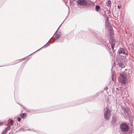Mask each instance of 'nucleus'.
<instances>
[{"label":"nucleus","instance_id":"obj_6","mask_svg":"<svg viewBox=\"0 0 134 134\" xmlns=\"http://www.w3.org/2000/svg\"><path fill=\"white\" fill-rule=\"evenodd\" d=\"M20 116L22 118L24 119L27 116V114L25 113H22L20 114Z\"/></svg>","mask_w":134,"mask_h":134},{"label":"nucleus","instance_id":"obj_7","mask_svg":"<svg viewBox=\"0 0 134 134\" xmlns=\"http://www.w3.org/2000/svg\"><path fill=\"white\" fill-rule=\"evenodd\" d=\"M78 3L81 5L84 4V0H79L77 1Z\"/></svg>","mask_w":134,"mask_h":134},{"label":"nucleus","instance_id":"obj_13","mask_svg":"<svg viewBox=\"0 0 134 134\" xmlns=\"http://www.w3.org/2000/svg\"><path fill=\"white\" fill-rule=\"evenodd\" d=\"M17 120L19 122H20L21 121V119L20 118L18 117L17 118Z\"/></svg>","mask_w":134,"mask_h":134},{"label":"nucleus","instance_id":"obj_5","mask_svg":"<svg viewBox=\"0 0 134 134\" xmlns=\"http://www.w3.org/2000/svg\"><path fill=\"white\" fill-rule=\"evenodd\" d=\"M118 53L119 54H122L125 55H127V53L125 52L124 49L123 48H121L119 49L118 51Z\"/></svg>","mask_w":134,"mask_h":134},{"label":"nucleus","instance_id":"obj_17","mask_svg":"<svg viewBox=\"0 0 134 134\" xmlns=\"http://www.w3.org/2000/svg\"><path fill=\"white\" fill-rule=\"evenodd\" d=\"M118 8L119 9H120V6H119V5H118Z\"/></svg>","mask_w":134,"mask_h":134},{"label":"nucleus","instance_id":"obj_16","mask_svg":"<svg viewBox=\"0 0 134 134\" xmlns=\"http://www.w3.org/2000/svg\"><path fill=\"white\" fill-rule=\"evenodd\" d=\"M84 5H85L86 4V1L84 0Z\"/></svg>","mask_w":134,"mask_h":134},{"label":"nucleus","instance_id":"obj_2","mask_svg":"<svg viewBox=\"0 0 134 134\" xmlns=\"http://www.w3.org/2000/svg\"><path fill=\"white\" fill-rule=\"evenodd\" d=\"M120 127L121 131L124 132L128 131L129 130V126L126 123H121L120 126Z\"/></svg>","mask_w":134,"mask_h":134},{"label":"nucleus","instance_id":"obj_4","mask_svg":"<svg viewBox=\"0 0 134 134\" xmlns=\"http://www.w3.org/2000/svg\"><path fill=\"white\" fill-rule=\"evenodd\" d=\"M113 32L112 30H111L110 32V39H112V40L113 41L111 44V47L113 50H114V46H115V43L113 41Z\"/></svg>","mask_w":134,"mask_h":134},{"label":"nucleus","instance_id":"obj_12","mask_svg":"<svg viewBox=\"0 0 134 134\" xmlns=\"http://www.w3.org/2000/svg\"><path fill=\"white\" fill-rule=\"evenodd\" d=\"M49 42H48L44 46V47H46L48 46H49Z\"/></svg>","mask_w":134,"mask_h":134},{"label":"nucleus","instance_id":"obj_8","mask_svg":"<svg viewBox=\"0 0 134 134\" xmlns=\"http://www.w3.org/2000/svg\"><path fill=\"white\" fill-rule=\"evenodd\" d=\"M54 36L57 39H58L60 36V34L56 33L55 34Z\"/></svg>","mask_w":134,"mask_h":134},{"label":"nucleus","instance_id":"obj_1","mask_svg":"<svg viewBox=\"0 0 134 134\" xmlns=\"http://www.w3.org/2000/svg\"><path fill=\"white\" fill-rule=\"evenodd\" d=\"M119 81L121 84H125L127 83V80L126 75L124 74H120L118 78Z\"/></svg>","mask_w":134,"mask_h":134},{"label":"nucleus","instance_id":"obj_9","mask_svg":"<svg viewBox=\"0 0 134 134\" xmlns=\"http://www.w3.org/2000/svg\"><path fill=\"white\" fill-rule=\"evenodd\" d=\"M100 7L99 5H97L96 7V10L98 12L99 11V9L100 8Z\"/></svg>","mask_w":134,"mask_h":134},{"label":"nucleus","instance_id":"obj_10","mask_svg":"<svg viewBox=\"0 0 134 134\" xmlns=\"http://www.w3.org/2000/svg\"><path fill=\"white\" fill-rule=\"evenodd\" d=\"M8 130H7V129H5L2 132L3 133V134H5Z\"/></svg>","mask_w":134,"mask_h":134},{"label":"nucleus","instance_id":"obj_15","mask_svg":"<svg viewBox=\"0 0 134 134\" xmlns=\"http://www.w3.org/2000/svg\"><path fill=\"white\" fill-rule=\"evenodd\" d=\"M10 122L11 123H13V120H11L10 121Z\"/></svg>","mask_w":134,"mask_h":134},{"label":"nucleus","instance_id":"obj_14","mask_svg":"<svg viewBox=\"0 0 134 134\" xmlns=\"http://www.w3.org/2000/svg\"><path fill=\"white\" fill-rule=\"evenodd\" d=\"M118 64L119 65V67H122V64H121V63H118Z\"/></svg>","mask_w":134,"mask_h":134},{"label":"nucleus","instance_id":"obj_11","mask_svg":"<svg viewBox=\"0 0 134 134\" xmlns=\"http://www.w3.org/2000/svg\"><path fill=\"white\" fill-rule=\"evenodd\" d=\"M7 126H8L5 129L7 130H10V126L8 125V124H7Z\"/></svg>","mask_w":134,"mask_h":134},{"label":"nucleus","instance_id":"obj_3","mask_svg":"<svg viewBox=\"0 0 134 134\" xmlns=\"http://www.w3.org/2000/svg\"><path fill=\"white\" fill-rule=\"evenodd\" d=\"M110 111L107 108H105L104 109V114L105 118L107 120L110 117Z\"/></svg>","mask_w":134,"mask_h":134}]
</instances>
